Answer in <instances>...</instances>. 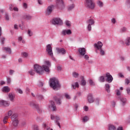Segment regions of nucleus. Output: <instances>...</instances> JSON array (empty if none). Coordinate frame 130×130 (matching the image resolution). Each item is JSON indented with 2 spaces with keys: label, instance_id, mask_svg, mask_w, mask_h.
I'll return each mask as SVG.
<instances>
[{
  "label": "nucleus",
  "instance_id": "5",
  "mask_svg": "<svg viewBox=\"0 0 130 130\" xmlns=\"http://www.w3.org/2000/svg\"><path fill=\"white\" fill-rule=\"evenodd\" d=\"M34 70L37 74H39V75H42L43 74L44 71L43 69H42V67L40 66L39 64H36L34 65Z\"/></svg>",
  "mask_w": 130,
  "mask_h": 130
},
{
  "label": "nucleus",
  "instance_id": "42",
  "mask_svg": "<svg viewBox=\"0 0 130 130\" xmlns=\"http://www.w3.org/2000/svg\"><path fill=\"white\" fill-rule=\"evenodd\" d=\"M36 119L38 122H41V121H42V120H43V118H42V117H39V116L37 117Z\"/></svg>",
  "mask_w": 130,
  "mask_h": 130
},
{
  "label": "nucleus",
  "instance_id": "47",
  "mask_svg": "<svg viewBox=\"0 0 130 130\" xmlns=\"http://www.w3.org/2000/svg\"><path fill=\"white\" fill-rule=\"evenodd\" d=\"M42 126L44 128V129L46 130V128H47V127H48L49 126L47 125V124H46V123H43L42 124Z\"/></svg>",
  "mask_w": 130,
  "mask_h": 130
},
{
  "label": "nucleus",
  "instance_id": "56",
  "mask_svg": "<svg viewBox=\"0 0 130 130\" xmlns=\"http://www.w3.org/2000/svg\"><path fill=\"white\" fill-rule=\"evenodd\" d=\"M87 29L88 30V31H91V30H92V26H91V24L88 25Z\"/></svg>",
  "mask_w": 130,
  "mask_h": 130
},
{
  "label": "nucleus",
  "instance_id": "12",
  "mask_svg": "<svg viewBox=\"0 0 130 130\" xmlns=\"http://www.w3.org/2000/svg\"><path fill=\"white\" fill-rule=\"evenodd\" d=\"M103 46V44L102 42L99 41L98 42V44L95 43L94 44V48H96L98 49V50H99L101 49H102V47Z\"/></svg>",
  "mask_w": 130,
  "mask_h": 130
},
{
  "label": "nucleus",
  "instance_id": "21",
  "mask_svg": "<svg viewBox=\"0 0 130 130\" xmlns=\"http://www.w3.org/2000/svg\"><path fill=\"white\" fill-rule=\"evenodd\" d=\"M60 118H59V117L56 116L55 119V123L57 124V125L59 126V127L60 128V123H59V122H58V120H59Z\"/></svg>",
  "mask_w": 130,
  "mask_h": 130
},
{
  "label": "nucleus",
  "instance_id": "52",
  "mask_svg": "<svg viewBox=\"0 0 130 130\" xmlns=\"http://www.w3.org/2000/svg\"><path fill=\"white\" fill-rule=\"evenodd\" d=\"M8 118H9V116H5V117H4V120H3V122H4V123H7V119H8Z\"/></svg>",
  "mask_w": 130,
  "mask_h": 130
},
{
  "label": "nucleus",
  "instance_id": "25",
  "mask_svg": "<svg viewBox=\"0 0 130 130\" xmlns=\"http://www.w3.org/2000/svg\"><path fill=\"white\" fill-rule=\"evenodd\" d=\"M11 119L12 121L18 120V115L17 114H14L11 116Z\"/></svg>",
  "mask_w": 130,
  "mask_h": 130
},
{
  "label": "nucleus",
  "instance_id": "4",
  "mask_svg": "<svg viewBox=\"0 0 130 130\" xmlns=\"http://www.w3.org/2000/svg\"><path fill=\"white\" fill-rule=\"evenodd\" d=\"M46 51L48 52V54L51 56L53 60H55V58L53 57V53L52 52V47H51V44H48L46 46Z\"/></svg>",
  "mask_w": 130,
  "mask_h": 130
},
{
  "label": "nucleus",
  "instance_id": "44",
  "mask_svg": "<svg viewBox=\"0 0 130 130\" xmlns=\"http://www.w3.org/2000/svg\"><path fill=\"white\" fill-rule=\"evenodd\" d=\"M25 19H26V20H31L32 19V16L30 15H25Z\"/></svg>",
  "mask_w": 130,
  "mask_h": 130
},
{
  "label": "nucleus",
  "instance_id": "8",
  "mask_svg": "<svg viewBox=\"0 0 130 130\" xmlns=\"http://www.w3.org/2000/svg\"><path fill=\"white\" fill-rule=\"evenodd\" d=\"M52 23L53 25H62V20L58 18H54L52 20Z\"/></svg>",
  "mask_w": 130,
  "mask_h": 130
},
{
  "label": "nucleus",
  "instance_id": "60",
  "mask_svg": "<svg viewBox=\"0 0 130 130\" xmlns=\"http://www.w3.org/2000/svg\"><path fill=\"white\" fill-rule=\"evenodd\" d=\"M7 84H10L11 83V78H10L8 77L7 78Z\"/></svg>",
  "mask_w": 130,
  "mask_h": 130
},
{
  "label": "nucleus",
  "instance_id": "20",
  "mask_svg": "<svg viewBox=\"0 0 130 130\" xmlns=\"http://www.w3.org/2000/svg\"><path fill=\"white\" fill-rule=\"evenodd\" d=\"M3 92H4L5 93H9L10 91H11V89L9 86H4L2 88Z\"/></svg>",
  "mask_w": 130,
  "mask_h": 130
},
{
  "label": "nucleus",
  "instance_id": "22",
  "mask_svg": "<svg viewBox=\"0 0 130 130\" xmlns=\"http://www.w3.org/2000/svg\"><path fill=\"white\" fill-rule=\"evenodd\" d=\"M53 99L56 101V103L58 104L59 105L61 104V100L59 98H57L56 96H54Z\"/></svg>",
  "mask_w": 130,
  "mask_h": 130
},
{
  "label": "nucleus",
  "instance_id": "55",
  "mask_svg": "<svg viewBox=\"0 0 130 130\" xmlns=\"http://www.w3.org/2000/svg\"><path fill=\"white\" fill-rule=\"evenodd\" d=\"M65 97L66 99H71V96L68 93H65Z\"/></svg>",
  "mask_w": 130,
  "mask_h": 130
},
{
  "label": "nucleus",
  "instance_id": "61",
  "mask_svg": "<svg viewBox=\"0 0 130 130\" xmlns=\"http://www.w3.org/2000/svg\"><path fill=\"white\" fill-rule=\"evenodd\" d=\"M23 7L24 8V9H27L28 8V5H27V4L26 3H23Z\"/></svg>",
  "mask_w": 130,
  "mask_h": 130
},
{
  "label": "nucleus",
  "instance_id": "50",
  "mask_svg": "<svg viewBox=\"0 0 130 130\" xmlns=\"http://www.w3.org/2000/svg\"><path fill=\"white\" fill-rule=\"evenodd\" d=\"M6 20H7V21H9V20H10V17H9V14L7 13H5V15Z\"/></svg>",
  "mask_w": 130,
  "mask_h": 130
},
{
  "label": "nucleus",
  "instance_id": "39",
  "mask_svg": "<svg viewBox=\"0 0 130 130\" xmlns=\"http://www.w3.org/2000/svg\"><path fill=\"white\" fill-rule=\"evenodd\" d=\"M35 72V71L31 70L28 72V73L29 74L30 76H34V75H35V72Z\"/></svg>",
  "mask_w": 130,
  "mask_h": 130
},
{
  "label": "nucleus",
  "instance_id": "31",
  "mask_svg": "<svg viewBox=\"0 0 130 130\" xmlns=\"http://www.w3.org/2000/svg\"><path fill=\"white\" fill-rule=\"evenodd\" d=\"M36 97V98L39 99V100H43V99L44 98L43 97V95H41V94H37Z\"/></svg>",
  "mask_w": 130,
  "mask_h": 130
},
{
  "label": "nucleus",
  "instance_id": "40",
  "mask_svg": "<svg viewBox=\"0 0 130 130\" xmlns=\"http://www.w3.org/2000/svg\"><path fill=\"white\" fill-rule=\"evenodd\" d=\"M81 84L82 86H85L86 85V84H87V82H86V81L84 80V77H83V79L81 81Z\"/></svg>",
  "mask_w": 130,
  "mask_h": 130
},
{
  "label": "nucleus",
  "instance_id": "48",
  "mask_svg": "<svg viewBox=\"0 0 130 130\" xmlns=\"http://www.w3.org/2000/svg\"><path fill=\"white\" fill-rule=\"evenodd\" d=\"M73 88L75 89L76 88H79V83L78 82H76L75 85H72Z\"/></svg>",
  "mask_w": 130,
  "mask_h": 130
},
{
  "label": "nucleus",
  "instance_id": "19",
  "mask_svg": "<svg viewBox=\"0 0 130 130\" xmlns=\"http://www.w3.org/2000/svg\"><path fill=\"white\" fill-rule=\"evenodd\" d=\"M75 4L74 3L70 4L67 7V10L69 12L72 11V10H73L75 8Z\"/></svg>",
  "mask_w": 130,
  "mask_h": 130
},
{
  "label": "nucleus",
  "instance_id": "36",
  "mask_svg": "<svg viewBox=\"0 0 130 130\" xmlns=\"http://www.w3.org/2000/svg\"><path fill=\"white\" fill-rule=\"evenodd\" d=\"M32 128L33 130H39V126L38 125L35 124L32 125Z\"/></svg>",
  "mask_w": 130,
  "mask_h": 130
},
{
  "label": "nucleus",
  "instance_id": "35",
  "mask_svg": "<svg viewBox=\"0 0 130 130\" xmlns=\"http://www.w3.org/2000/svg\"><path fill=\"white\" fill-rule=\"evenodd\" d=\"M100 102V99L99 98H96L95 100V105H96L97 106H99V103Z\"/></svg>",
  "mask_w": 130,
  "mask_h": 130
},
{
  "label": "nucleus",
  "instance_id": "57",
  "mask_svg": "<svg viewBox=\"0 0 130 130\" xmlns=\"http://www.w3.org/2000/svg\"><path fill=\"white\" fill-rule=\"evenodd\" d=\"M56 116H54L53 115H51V119L52 120H54L55 121V117Z\"/></svg>",
  "mask_w": 130,
  "mask_h": 130
},
{
  "label": "nucleus",
  "instance_id": "13",
  "mask_svg": "<svg viewBox=\"0 0 130 130\" xmlns=\"http://www.w3.org/2000/svg\"><path fill=\"white\" fill-rule=\"evenodd\" d=\"M67 34V35H70V34H72V31L71 29H65L61 32V35L62 36H66Z\"/></svg>",
  "mask_w": 130,
  "mask_h": 130
},
{
  "label": "nucleus",
  "instance_id": "24",
  "mask_svg": "<svg viewBox=\"0 0 130 130\" xmlns=\"http://www.w3.org/2000/svg\"><path fill=\"white\" fill-rule=\"evenodd\" d=\"M3 50H6V52L11 54L12 53V50H11L10 48L9 47H4L3 48Z\"/></svg>",
  "mask_w": 130,
  "mask_h": 130
},
{
  "label": "nucleus",
  "instance_id": "38",
  "mask_svg": "<svg viewBox=\"0 0 130 130\" xmlns=\"http://www.w3.org/2000/svg\"><path fill=\"white\" fill-rule=\"evenodd\" d=\"M97 5L100 7V8H102L103 7V2L101 1H98Z\"/></svg>",
  "mask_w": 130,
  "mask_h": 130
},
{
  "label": "nucleus",
  "instance_id": "23",
  "mask_svg": "<svg viewBox=\"0 0 130 130\" xmlns=\"http://www.w3.org/2000/svg\"><path fill=\"white\" fill-rule=\"evenodd\" d=\"M86 23L89 25H94L95 24V21L93 19H90L86 21Z\"/></svg>",
  "mask_w": 130,
  "mask_h": 130
},
{
  "label": "nucleus",
  "instance_id": "59",
  "mask_svg": "<svg viewBox=\"0 0 130 130\" xmlns=\"http://www.w3.org/2000/svg\"><path fill=\"white\" fill-rule=\"evenodd\" d=\"M14 73H15V71H14L13 70H10L9 71V75L10 76H12V75H13V74H14Z\"/></svg>",
  "mask_w": 130,
  "mask_h": 130
},
{
  "label": "nucleus",
  "instance_id": "11",
  "mask_svg": "<svg viewBox=\"0 0 130 130\" xmlns=\"http://www.w3.org/2000/svg\"><path fill=\"white\" fill-rule=\"evenodd\" d=\"M87 100L89 103H93L95 102V99L93 98V94L89 93L87 95Z\"/></svg>",
  "mask_w": 130,
  "mask_h": 130
},
{
  "label": "nucleus",
  "instance_id": "62",
  "mask_svg": "<svg viewBox=\"0 0 130 130\" xmlns=\"http://www.w3.org/2000/svg\"><path fill=\"white\" fill-rule=\"evenodd\" d=\"M126 90L127 91L128 95H130V88L129 87H127L126 89Z\"/></svg>",
  "mask_w": 130,
  "mask_h": 130
},
{
  "label": "nucleus",
  "instance_id": "41",
  "mask_svg": "<svg viewBox=\"0 0 130 130\" xmlns=\"http://www.w3.org/2000/svg\"><path fill=\"white\" fill-rule=\"evenodd\" d=\"M72 75L74 78H78V77H79V74L75 72H73Z\"/></svg>",
  "mask_w": 130,
  "mask_h": 130
},
{
  "label": "nucleus",
  "instance_id": "29",
  "mask_svg": "<svg viewBox=\"0 0 130 130\" xmlns=\"http://www.w3.org/2000/svg\"><path fill=\"white\" fill-rule=\"evenodd\" d=\"M127 31V28L125 27H122L120 29V33H124Z\"/></svg>",
  "mask_w": 130,
  "mask_h": 130
},
{
  "label": "nucleus",
  "instance_id": "9",
  "mask_svg": "<svg viewBox=\"0 0 130 130\" xmlns=\"http://www.w3.org/2000/svg\"><path fill=\"white\" fill-rule=\"evenodd\" d=\"M52 11H53V5L48 6L45 12L46 16H49L52 13Z\"/></svg>",
  "mask_w": 130,
  "mask_h": 130
},
{
  "label": "nucleus",
  "instance_id": "6",
  "mask_svg": "<svg viewBox=\"0 0 130 130\" xmlns=\"http://www.w3.org/2000/svg\"><path fill=\"white\" fill-rule=\"evenodd\" d=\"M51 67V63L49 61H45V65L43 66V69L44 71L46 73H49L50 70H49V67Z\"/></svg>",
  "mask_w": 130,
  "mask_h": 130
},
{
  "label": "nucleus",
  "instance_id": "3",
  "mask_svg": "<svg viewBox=\"0 0 130 130\" xmlns=\"http://www.w3.org/2000/svg\"><path fill=\"white\" fill-rule=\"evenodd\" d=\"M85 6L87 9L94 10L95 9V3L93 0H85Z\"/></svg>",
  "mask_w": 130,
  "mask_h": 130
},
{
  "label": "nucleus",
  "instance_id": "1",
  "mask_svg": "<svg viewBox=\"0 0 130 130\" xmlns=\"http://www.w3.org/2000/svg\"><path fill=\"white\" fill-rule=\"evenodd\" d=\"M50 86L51 88H53V90L57 91L59 88H60V84L58 82V80L56 78H51L49 81Z\"/></svg>",
  "mask_w": 130,
  "mask_h": 130
},
{
  "label": "nucleus",
  "instance_id": "14",
  "mask_svg": "<svg viewBox=\"0 0 130 130\" xmlns=\"http://www.w3.org/2000/svg\"><path fill=\"white\" fill-rule=\"evenodd\" d=\"M51 105L49 106V108L50 109H52L53 111H55L56 110V106H55V104H54V102L51 101L50 102Z\"/></svg>",
  "mask_w": 130,
  "mask_h": 130
},
{
  "label": "nucleus",
  "instance_id": "15",
  "mask_svg": "<svg viewBox=\"0 0 130 130\" xmlns=\"http://www.w3.org/2000/svg\"><path fill=\"white\" fill-rule=\"evenodd\" d=\"M78 51L80 54V55H82L84 56L86 54V49L84 48H80L78 49Z\"/></svg>",
  "mask_w": 130,
  "mask_h": 130
},
{
  "label": "nucleus",
  "instance_id": "32",
  "mask_svg": "<svg viewBox=\"0 0 130 130\" xmlns=\"http://www.w3.org/2000/svg\"><path fill=\"white\" fill-rule=\"evenodd\" d=\"M108 130H116V127L113 125H110L109 126Z\"/></svg>",
  "mask_w": 130,
  "mask_h": 130
},
{
  "label": "nucleus",
  "instance_id": "33",
  "mask_svg": "<svg viewBox=\"0 0 130 130\" xmlns=\"http://www.w3.org/2000/svg\"><path fill=\"white\" fill-rule=\"evenodd\" d=\"M129 40H130V38L129 37H128L126 39V40H125V43L126 45L128 46V45H130Z\"/></svg>",
  "mask_w": 130,
  "mask_h": 130
},
{
  "label": "nucleus",
  "instance_id": "46",
  "mask_svg": "<svg viewBox=\"0 0 130 130\" xmlns=\"http://www.w3.org/2000/svg\"><path fill=\"white\" fill-rule=\"evenodd\" d=\"M65 23H66V25H67L68 27H71V21L69 20H66L65 21Z\"/></svg>",
  "mask_w": 130,
  "mask_h": 130
},
{
  "label": "nucleus",
  "instance_id": "63",
  "mask_svg": "<svg viewBox=\"0 0 130 130\" xmlns=\"http://www.w3.org/2000/svg\"><path fill=\"white\" fill-rule=\"evenodd\" d=\"M38 86L39 87H43V83L42 82L40 81L39 82Z\"/></svg>",
  "mask_w": 130,
  "mask_h": 130
},
{
  "label": "nucleus",
  "instance_id": "10",
  "mask_svg": "<svg viewBox=\"0 0 130 130\" xmlns=\"http://www.w3.org/2000/svg\"><path fill=\"white\" fill-rule=\"evenodd\" d=\"M106 81L108 82V83H111L112 81H113V77H112V76L110 75V73H107L106 74Z\"/></svg>",
  "mask_w": 130,
  "mask_h": 130
},
{
  "label": "nucleus",
  "instance_id": "43",
  "mask_svg": "<svg viewBox=\"0 0 130 130\" xmlns=\"http://www.w3.org/2000/svg\"><path fill=\"white\" fill-rule=\"evenodd\" d=\"M16 92L19 93V94H23V90H22V89L20 88H16Z\"/></svg>",
  "mask_w": 130,
  "mask_h": 130
},
{
  "label": "nucleus",
  "instance_id": "37",
  "mask_svg": "<svg viewBox=\"0 0 130 130\" xmlns=\"http://www.w3.org/2000/svg\"><path fill=\"white\" fill-rule=\"evenodd\" d=\"M126 7L129 9L130 8V0H126L125 2Z\"/></svg>",
  "mask_w": 130,
  "mask_h": 130
},
{
  "label": "nucleus",
  "instance_id": "49",
  "mask_svg": "<svg viewBox=\"0 0 130 130\" xmlns=\"http://www.w3.org/2000/svg\"><path fill=\"white\" fill-rule=\"evenodd\" d=\"M23 57H27L28 56V53L27 52H23L21 53Z\"/></svg>",
  "mask_w": 130,
  "mask_h": 130
},
{
  "label": "nucleus",
  "instance_id": "27",
  "mask_svg": "<svg viewBox=\"0 0 130 130\" xmlns=\"http://www.w3.org/2000/svg\"><path fill=\"white\" fill-rule=\"evenodd\" d=\"M99 81L101 83H104V82H105V77L103 76H100L99 78Z\"/></svg>",
  "mask_w": 130,
  "mask_h": 130
},
{
  "label": "nucleus",
  "instance_id": "18",
  "mask_svg": "<svg viewBox=\"0 0 130 130\" xmlns=\"http://www.w3.org/2000/svg\"><path fill=\"white\" fill-rule=\"evenodd\" d=\"M56 50L58 53H61L62 54H66V49L64 48H56Z\"/></svg>",
  "mask_w": 130,
  "mask_h": 130
},
{
  "label": "nucleus",
  "instance_id": "51",
  "mask_svg": "<svg viewBox=\"0 0 130 130\" xmlns=\"http://www.w3.org/2000/svg\"><path fill=\"white\" fill-rule=\"evenodd\" d=\"M89 84L90 86H95V83L93 82V80L92 79L89 80Z\"/></svg>",
  "mask_w": 130,
  "mask_h": 130
},
{
  "label": "nucleus",
  "instance_id": "7",
  "mask_svg": "<svg viewBox=\"0 0 130 130\" xmlns=\"http://www.w3.org/2000/svg\"><path fill=\"white\" fill-rule=\"evenodd\" d=\"M56 7L57 9H58V10H64L66 5H64L63 1H60L59 2H56Z\"/></svg>",
  "mask_w": 130,
  "mask_h": 130
},
{
  "label": "nucleus",
  "instance_id": "53",
  "mask_svg": "<svg viewBox=\"0 0 130 130\" xmlns=\"http://www.w3.org/2000/svg\"><path fill=\"white\" fill-rule=\"evenodd\" d=\"M9 10L10 11H13L14 10V5L12 4L9 5Z\"/></svg>",
  "mask_w": 130,
  "mask_h": 130
},
{
  "label": "nucleus",
  "instance_id": "28",
  "mask_svg": "<svg viewBox=\"0 0 130 130\" xmlns=\"http://www.w3.org/2000/svg\"><path fill=\"white\" fill-rule=\"evenodd\" d=\"M105 87L107 92H108V93H110V85H109L108 84H106Z\"/></svg>",
  "mask_w": 130,
  "mask_h": 130
},
{
  "label": "nucleus",
  "instance_id": "26",
  "mask_svg": "<svg viewBox=\"0 0 130 130\" xmlns=\"http://www.w3.org/2000/svg\"><path fill=\"white\" fill-rule=\"evenodd\" d=\"M12 124L13 126H18V124H19V120H13L12 122Z\"/></svg>",
  "mask_w": 130,
  "mask_h": 130
},
{
  "label": "nucleus",
  "instance_id": "2",
  "mask_svg": "<svg viewBox=\"0 0 130 130\" xmlns=\"http://www.w3.org/2000/svg\"><path fill=\"white\" fill-rule=\"evenodd\" d=\"M29 106L33 108L34 109H37L38 113H41L42 112V110L39 108V105L37 104V102L35 101H32L29 103Z\"/></svg>",
  "mask_w": 130,
  "mask_h": 130
},
{
  "label": "nucleus",
  "instance_id": "64",
  "mask_svg": "<svg viewBox=\"0 0 130 130\" xmlns=\"http://www.w3.org/2000/svg\"><path fill=\"white\" fill-rule=\"evenodd\" d=\"M84 58H85V59H86V60H89V56H88V55H85L84 56Z\"/></svg>",
  "mask_w": 130,
  "mask_h": 130
},
{
  "label": "nucleus",
  "instance_id": "34",
  "mask_svg": "<svg viewBox=\"0 0 130 130\" xmlns=\"http://www.w3.org/2000/svg\"><path fill=\"white\" fill-rule=\"evenodd\" d=\"M88 120L89 117L87 116H85L82 119L83 122H87Z\"/></svg>",
  "mask_w": 130,
  "mask_h": 130
},
{
  "label": "nucleus",
  "instance_id": "45",
  "mask_svg": "<svg viewBox=\"0 0 130 130\" xmlns=\"http://www.w3.org/2000/svg\"><path fill=\"white\" fill-rule=\"evenodd\" d=\"M99 50L101 55H104L105 54V52L102 49H100Z\"/></svg>",
  "mask_w": 130,
  "mask_h": 130
},
{
  "label": "nucleus",
  "instance_id": "16",
  "mask_svg": "<svg viewBox=\"0 0 130 130\" xmlns=\"http://www.w3.org/2000/svg\"><path fill=\"white\" fill-rule=\"evenodd\" d=\"M9 98L10 99V101L12 102H15V97H16V95L14 93H9Z\"/></svg>",
  "mask_w": 130,
  "mask_h": 130
},
{
  "label": "nucleus",
  "instance_id": "58",
  "mask_svg": "<svg viewBox=\"0 0 130 130\" xmlns=\"http://www.w3.org/2000/svg\"><path fill=\"white\" fill-rule=\"evenodd\" d=\"M116 95H117V96H120V91H119V89L116 90Z\"/></svg>",
  "mask_w": 130,
  "mask_h": 130
},
{
  "label": "nucleus",
  "instance_id": "54",
  "mask_svg": "<svg viewBox=\"0 0 130 130\" xmlns=\"http://www.w3.org/2000/svg\"><path fill=\"white\" fill-rule=\"evenodd\" d=\"M125 84H126V85H128L129 84V79L126 78L125 80Z\"/></svg>",
  "mask_w": 130,
  "mask_h": 130
},
{
  "label": "nucleus",
  "instance_id": "30",
  "mask_svg": "<svg viewBox=\"0 0 130 130\" xmlns=\"http://www.w3.org/2000/svg\"><path fill=\"white\" fill-rule=\"evenodd\" d=\"M120 101L122 103V105L124 106V105H125V103H126V99L122 98L120 99Z\"/></svg>",
  "mask_w": 130,
  "mask_h": 130
},
{
  "label": "nucleus",
  "instance_id": "17",
  "mask_svg": "<svg viewBox=\"0 0 130 130\" xmlns=\"http://www.w3.org/2000/svg\"><path fill=\"white\" fill-rule=\"evenodd\" d=\"M0 105L2 106H5V107H7L10 106V103L7 101H5L4 100L0 101Z\"/></svg>",
  "mask_w": 130,
  "mask_h": 130
}]
</instances>
